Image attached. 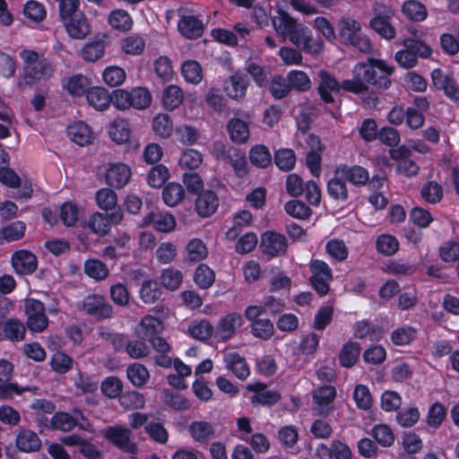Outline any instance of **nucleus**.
Returning a JSON list of instances; mask_svg holds the SVG:
<instances>
[{"mask_svg":"<svg viewBox=\"0 0 459 459\" xmlns=\"http://www.w3.org/2000/svg\"><path fill=\"white\" fill-rule=\"evenodd\" d=\"M182 273L173 267L162 270L160 274V282L162 286L170 290H178L182 283Z\"/></svg>","mask_w":459,"mask_h":459,"instance_id":"nucleus-56","label":"nucleus"},{"mask_svg":"<svg viewBox=\"0 0 459 459\" xmlns=\"http://www.w3.org/2000/svg\"><path fill=\"white\" fill-rule=\"evenodd\" d=\"M100 389L102 394L108 398H118L123 392V382L115 376L106 377L101 385Z\"/></svg>","mask_w":459,"mask_h":459,"instance_id":"nucleus-58","label":"nucleus"},{"mask_svg":"<svg viewBox=\"0 0 459 459\" xmlns=\"http://www.w3.org/2000/svg\"><path fill=\"white\" fill-rule=\"evenodd\" d=\"M352 396L356 406L359 410L368 411L372 407L373 399L367 385L362 384L357 385L354 388Z\"/></svg>","mask_w":459,"mask_h":459,"instance_id":"nucleus-57","label":"nucleus"},{"mask_svg":"<svg viewBox=\"0 0 459 459\" xmlns=\"http://www.w3.org/2000/svg\"><path fill=\"white\" fill-rule=\"evenodd\" d=\"M227 130L232 142L245 143L249 139V126L238 117H232L228 121Z\"/></svg>","mask_w":459,"mask_h":459,"instance_id":"nucleus-29","label":"nucleus"},{"mask_svg":"<svg viewBox=\"0 0 459 459\" xmlns=\"http://www.w3.org/2000/svg\"><path fill=\"white\" fill-rule=\"evenodd\" d=\"M243 325V317L238 312H230L222 316L215 328V337L219 342H227L233 337L237 328Z\"/></svg>","mask_w":459,"mask_h":459,"instance_id":"nucleus-13","label":"nucleus"},{"mask_svg":"<svg viewBox=\"0 0 459 459\" xmlns=\"http://www.w3.org/2000/svg\"><path fill=\"white\" fill-rule=\"evenodd\" d=\"M179 33L187 39H196L202 37L204 25L202 20L195 15H181L178 22Z\"/></svg>","mask_w":459,"mask_h":459,"instance_id":"nucleus-18","label":"nucleus"},{"mask_svg":"<svg viewBox=\"0 0 459 459\" xmlns=\"http://www.w3.org/2000/svg\"><path fill=\"white\" fill-rule=\"evenodd\" d=\"M431 54V49L422 41L408 39L403 40V68L414 67L417 56L426 58Z\"/></svg>","mask_w":459,"mask_h":459,"instance_id":"nucleus-12","label":"nucleus"},{"mask_svg":"<svg viewBox=\"0 0 459 459\" xmlns=\"http://www.w3.org/2000/svg\"><path fill=\"white\" fill-rule=\"evenodd\" d=\"M361 352L360 345L356 342H345L338 354L339 364L342 368H351L359 360Z\"/></svg>","mask_w":459,"mask_h":459,"instance_id":"nucleus-27","label":"nucleus"},{"mask_svg":"<svg viewBox=\"0 0 459 459\" xmlns=\"http://www.w3.org/2000/svg\"><path fill=\"white\" fill-rule=\"evenodd\" d=\"M377 139L385 145L391 147L389 150L390 157L397 161L396 170L402 172V146L400 143L399 132L390 126H384L379 129Z\"/></svg>","mask_w":459,"mask_h":459,"instance_id":"nucleus-14","label":"nucleus"},{"mask_svg":"<svg viewBox=\"0 0 459 459\" xmlns=\"http://www.w3.org/2000/svg\"><path fill=\"white\" fill-rule=\"evenodd\" d=\"M432 86L437 91H442L449 99L459 101V86L455 78L445 74L441 69L436 68L431 74Z\"/></svg>","mask_w":459,"mask_h":459,"instance_id":"nucleus-11","label":"nucleus"},{"mask_svg":"<svg viewBox=\"0 0 459 459\" xmlns=\"http://www.w3.org/2000/svg\"><path fill=\"white\" fill-rule=\"evenodd\" d=\"M84 273L91 279L102 281L109 275V269L104 262L89 258L84 262Z\"/></svg>","mask_w":459,"mask_h":459,"instance_id":"nucleus-38","label":"nucleus"},{"mask_svg":"<svg viewBox=\"0 0 459 459\" xmlns=\"http://www.w3.org/2000/svg\"><path fill=\"white\" fill-rule=\"evenodd\" d=\"M192 438L199 443H206L214 436L213 425L204 420H194L188 427Z\"/></svg>","mask_w":459,"mask_h":459,"instance_id":"nucleus-30","label":"nucleus"},{"mask_svg":"<svg viewBox=\"0 0 459 459\" xmlns=\"http://www.w3.org/2000/svg\"><path fill=\"white\" fill-rule=\"evenodd\" d=\"M194 281L200 289L207 290L213 284L215 273L207 264H199L195 271Z\"/></svg>","mask_w":459,"mask_h":459,"instance_id":"nucleus-49","label":"nucleus"},{"mask_svg":"<svg viewBox=\"0 0 459 459\" xmlns=\"http://www.w3.org/2000/svg\"><path fill=\"white\" fill-rule=\"evenodd\" d=\"M123 220L121 210H116L109 213L96 212L89 217L88 227L92 233L100 236H105L111 229L112 225L119 224Z\"/></svg>","mask_w":459,"mask_h":459,"instance_id":"nucleus-9","label":"nucleus"},{"mask_svg":"<svg viewBox=\"0 0 459 459\" xmlns=\"http://www.w3.org/2000/svg\"><path fill=\"white\" fill-rule=\"evenodd\" d=\"M289 247L286 236L275 230H266L261 235L260 249L269 258L285 255Z\"/></svg>","mask_w":459,"mask_h":459,"instance_id":"nucleus-7","label":"nucleus"},{"mask_svg":"<svg viewBox=\"0 0 459 459\" xmlns=\"http://www.w3.org/2000/svg\"><path fill=\"white\" fill-rule=\"evenodd\" d=\"M152 224L154 229L160 232H169L176 227L175 217L163 212H150L143 216L142 225L148 226Z\"/></svg>","mask_w":459,"mask_h":459,"instance_id":"nucleus-20","label":"nucleus"},{"mask_svg":"<svg viewBox=\"0 0 459 459\" xmlns=\"http://www.w3.org/2000/svg\"><path fill=\"white\" fill-rule=\"evenodd\" d=\"M181 73L184 79L192 84H198L203 80V68L195 60L185 61L182 64Z\"/></svg>","mask_w":459,"mask_h":459,"instance_id":"nucleus-50","label":"nucleus"},{"mask_svg":"<svg viewBox=\"0 0 459 459\" xmlns=\"http://www.w3.org/2000/svg\"><path fill=\"white\" fill-rule=\"evenodd\" d=\"M131 178V169L125 163H116L109 166L106 171V183L114 188H122Z\"/></svg>","mask_w":459,"mask_h":459,"instance_id":"nucleus-19","label":"nucleus"},{"mask_svg":"<svg viewBox=\"0 0 459 459\" xmlns=\"http://www.w3.org/2000/svg\"><path fill=\"white\" fill-rule=\"evenodd\" d=\"M15 445L19 451L23 453L38 452L42 443L39 436L32 430L22 429L16 435Z\"/></svg>","mask_w":459,"mask_h":459,"instance_id":"nucleus-24","label":"nucleus"},{"mask_svg":"<svg viewBox=\"0 0 459 459\" xmlns=\"http://www.w3.org/2000/svg\"><path fill=\"white\" fill-rule=\"evenodd\" d=\"M326 253L334 260L342 262L347 259L349 251L342 239L332 238L325 245Z\"/></svg>","mask_w":459,"mask_h":459,"instance_id":"nucleus-63","label":"nucleus"},{"mask_svg":"<svg viewBox=\"0 0 459 459\" xmlns=\"http://www.w3.org/2000/svg\"><path fill=\"white\" fill-rule=\"evenodd\" d=\"M115 108L126 110L134 108L143 110L152 104V96L145 87H134L130 91L124 89L114 90Z\"/></svg>","mask_w":459,"mask_h":459,"instance_id":"nucleus-4","label":"nucleus"},{"mask_svg":"<svg viewBox=\"0 0 459 459\" xmlns=\"http://www.w3.org/2000/svg\"><path fill=\"white\" fill-rule=\"evenodd\" d=\"M63 24L72 39H82L91 32V25L84 13H78L76 17L70 18Z\"/></svg>","mask_w":459,"mask_h":459,"instance_id":"nucleus-23","label":"nucleus"},{"mask_svg":"<svg viewBox=\"0 0 459 459\" xmlns=\"http://www.w3.org/2000/svg\"><path fill=\"white\" fill-rule=\"evenodd\" d=\"M19 56L24 63L23 81L25 84L32 85L37 81L47 80L51 76L53 68L49 59L44 54L24 48L20 51Z\"/></svg>","mask_w":459,"mask_h":459,"instance_id":"nucleus-3","label":"nucleus"},{"mask_svg":"<svg viewBox=\"0 0 459 459\" xmlns=\"http://www.w3.org/2000/svg\"><path fill=\"white\" fill-rule=\"evenodd\" d=\"M185 197V189L179 183L170 182L162 189V199L170 207L178 205Z\"/></svg>","mask_w":459,"mask_h":459,"instance_id":"nucleus-39","label":"nucleus"},{"mask_svg":"<svg viewBox=\"0 0 459 459\" xmlns=\"http://www.w3.org/2000/svg\"><path fill=\"white\" fill-rule=\"evenodd\" d=\"M249 160L255 167L264 169L272 163V155L265 145L256 144L249 151Z\"/></svg>","mask_w":459,"mask_h":459,"instance_id":"nucleus-41","label":"nucleus"},{"mask_svg":"<svg viewBox=\"0 0 459 459\" xmlns=\"http://www.w3.org/2000/svg\"><path fill=\"white\" fill-rule=\"evenodd\" d=\"M26 325L33 333H41L48 325L45 304L36 299H28L25 301Z\"/></svg>","mask_w":459,"mask_h":459,"instance_id":"nucleus-8","label":"nucleus"},{"mask_svg":"<svg viewBox=\"0 0 459 459\" xmlns=\"http://www.w3.org/2000/svg\"><path fill=\"white\" fill-rule=\"evenodd\" d=\"M273 26L278 34L287 38L300 51L312 56L322 53L325 47L323 39H315L308 27L299 23L287 12L279 9L278 16L273 19Z\"/></svg>","mask_w":459,"mask_h":459,"instance_id":"nucleus-2","label":"nucleus"},{"mask_svg":"<svg viewBox=\"0 0 459 459\" xmlns=\"http://www.w3.org/2000/svg\"><path fill=\"white\" fill-rule=\"evenodd\" d=\"M74 365V359L64 351L55 352L50 359L52 369L58 374H65L70 371Z\"/></svg>","mask_w":459,"mask_h":459,"instance_id":"nucleus-64","label":"nucleus"},{"mask_svg":"<svg viewBox=\"0 0 459 459\" xmlns=\"http://www.w3.org/2000/svg\"><path fill=\"white\" fill-rule=\"evenodd\" d=\"M82 309L97 320L108 319L113 315L112 306L99 294L87 295L82 300Z\"/></svg>","mask_w":459,"mask_h":459,"instance_id":"nucleus-10","label":"nucleus"},{"mask_svg":"<svg viewBox=\"0 0 459 459\" xmlns=\"http://www.w3.org/2000/svg\"><path fill=\"white\" fill-rule=\"evenodd\" d=\"M184 100L183 91L177 85L167 86L162 92V104L167 110L178 108Z\"/></svg>","mask_w":459,"mask_h":459,"instance_id":"nucleus-35","label":"nucleus"},{"mask_svg":"<svg viewBox=\"0 0 459 459\" xmlns=\"http://www.w3.org/2000/svg\"><path fill=\"white\" fill-rule=\"evenodd\" d=\"M11 260L14 271L22 275L32 274L38 266L36 255L28 250L15 251Z\"/></svg>","mask_w":459,"mask_h":459,"instance_id":"nucleus-17","label":"nucleus"},{"mask_svg":"<svg viewBox=\"0 0 459 459\" xmlns=\"http://www.w3.org/2000/svg\"><path fill=\"white\" fill-rule=\"evenodd\" d=\"M49 425L52 429L68 432L77 425V420L68 412L58 411L54 413Z\"/></svg>","mask_w":459,"mask_h":459,"instance_id":"nucleus-44","label":"nucleus"},{"mask_svg":"<svg viewBox=\"0 0 459 459\" xmlns=\"http://www.w3.org/2000/svg\"><path fill=\"white\" fill-rule=\"evenodd\" d=\"M132 128L129 121L126 118L117 117L110 124L108 134L112 141L117 144L126 143L129 141Z\"/></svg>","mask_w":459,"mask_h":459,"instance_id":"nucleus-28","label":"nucleus"},{"mask_svg":"<svg viewBox=\"0 0 459 459\" xmlns=\"http://www.w3.org/2000/svg\"><path fill=\"white\" fill-rule=\"evenodd\" d=\"M119 404L126 410L141 409L144 406V396L137 391L122 392L118 399Z\"/></svg>","mask_w":459,"mask_h":459,"instance_id":"nucleus-53","label":"nucleus"},{"mask_svg":"<svg viewBox=\"0 0 459 459\" xmlns=\"http://www.w3.org/2000/svg\"><path fill=\"white\" fill-rule=\"evenodd\" d=\"M251 333L259 339L267 341L274 333V326L270 319L260 318L251 324Z\"/></svg>","mask_w":459,"mask_h":459,"instance_id":"nucleus-55","label":"nucleus"},{"mask_svg":"<svg viewBox=\"0 0 459 459\" xmlns=\"http://www.w3.org/2000/svg\"><path fill=\"white\" fill-rule=\"evenodd\" d=\"M89 84L90 82L86 76L74 74L67 80L65 87L72 96L81 97L87 94V91L91 89Z\"/></svg>","mask_w":459,"mask_h":459,"instance_id":"nucleus-47","label":"nucleus"},{"mask_svg":"<svg viewBox=\"0 0 459 459\" xmlns=\"http://www.w3.org/2000/svg\"><path fill=\"white\" fill-rule=\"evenodd\" d=\"M376 248L380 254L392 255L399 249V241L390 234H382L377 238Z\"/></svg>","mask_w":459,"mask_h":459,"instance_id":"nucleus-61","label":"nucleus"},{"mask_svg":"<svg viewBox=\"0 0 459 459\" xmlns=\"http://www.w3.org/2000/svg\"><path fill=\"white\" fill-rule=\"evenodd\" d=\"M369 24L372 30L386 39L395 37V30L386 17L377 15L370 20Z\"/></svg>","mask_w":459,"mask_h":459,"instance_id":"nucleus-59","label":"nucleus"},{"mask_svg":"<svg viewBox=\"0 0 459 459\" xmlns=\"http://www.w3.org/2000/svg\"><path fill=\"white\" fill-rule=\"evenodd\" d=\"M132 436V430L121 424L108 426L102 430V437L115 447L126 454L136 455L138 446Z\"/></svg>","mask_w":459,"mask_h":459,"instance_id":"nucleus-5","label":"nucleus"},{"mask_svg":"<svg viewBox=\"0 0 459 459\" xmlns=\"http://www.w3.org/2000/svg\"><path fill=\"white\" fill-rule=\"evenodd\" d=\"M219 203L218 195L214 191L202 190L195 198V209L199 216L207 218L216 212Z\"/></svg>","mask_w":459,"mask_h":459,"instance_id":"nucleus-16","label":"nucleus"},{"mask_svg":"<svg viewBox=\"0 0 459 459\" xmlns=\"http://www.w3.org/2000/svg\"><path fill=\"white\" fill-rule=\"evenodd\" d=\"M129 381L137 387L143 386L149 380L150 374L145 366L140 363H133L126 369Z\"/></svg>","mask_w":459,"mask_h":459,"instance_id":"nucleus-46","label":"nucleus"},{"mask_svg":"<svg viewBox=\"0 0 459 459\" xmlns=\"http://www.w3.org/2000/svg\"><path fill=\"white\" fill-rule=\"evenodd\" d=\"M96 202L98 206L109 213L108 212H114L116 210H121L117 205V196L114 190L110 188H100L96 192L95 195Z\"/></svg>","mask_w":459,"mask_h":459,"instance_id":"nucleus-36","label":"nucleus"},{"mask_svg":"<svg viewBox=\"0 0 459 459\" xmlns=\"http://www.w3.org/2000/svg\"><path fill=\"white\" fill-rule=\"evenodd\" d=\"M252 221L253 215L249 211L242 210L237 212L233 218V226L226 232L227 238H237L240 235L242 228L250 225Z\"/></svg>","mask_w":459,"mask_h":459,"instance_id":"nucleus-37","label":"nucleus"},{"mask_svg":"<svg viewBox=\"0 0 459 459\" xmlns=\"http://www.w3.org/2000/svg\"><path fill=\"white\" fill-rule=\"evenodd\" d=\"M26 224L22 221H15L0 229V244L13 242L24 237Z\"/></svg>","mask_w":459,"mask_h":459,"instance_id":"nucleus-34","label":"nucleus"},{"mask_svg":"<svg viewBox=\"0 0 459 459\" xmlns=\"http://www.w3.org/2000/svg\"><path fill=\"white\" fill-rule=\"evenodd\" d=\"M361 32L360 23L351 17H342L340 20L339 36L343 44L352 42Z\"/></svg>","mask_w":459,"mask_h":459,"instance_id":"nucleus-33","label":"nucleus"},{"mask_svg":"<svg viewBox=\"0 0 459 459\" xmlns=\"http://www.w3.org/2000/svg\"><path fill=\"white\" fill-rule=\"evenodd\" d=\"M319 84L317 91L320 99L325 104L334 103L332 93L338 94L342 90V82L340 83L328 71L320 70L318 73Z\"/></svg>","mask_w":459,"mask_h":459,"instance_id":"nucleus-15","label":"nucleus"},{"mask_svg":"<svg viewBox=\"0 0 459 459\" xmlns=\"http://www.w3.org/2000/svg\"><path fill=\"white\" fill-rule=\"evenodd\" d=\"M249 80L247 74L235 73L230 76V83L225 86L229 98L233 100L243 99L247 94Z\"/></svg>","mask_w":459,"mask_h":459,"instance_id":"nucleus-25","label":"nucleus"},{"mask_svg":"<svg viewBox=\"0 0 459 459\" xmlns=\"http://www.w3.org/2000/svg\"><path fill=\"white\" fill-rule=\"evenodd\" d=\"M152 130L162 138H168L173 131V123L167 114H158L152 120Z\"/></svg>","mask_w":459,"mask_h":459,"instance_id":"nucleus-62","label":"nucleus"},{"mask_svg":"<svg viewBox=\"0 0 459 459\" xmlns=\"http://www.w3.org/2000/svg\"><path fill=\"white\" fill-rule=\"evenodd\" d=\"M108 20L112 28L121 31H128L133 26L131 15L124 9L113 10Z\"/></svg>","mask_w":459,"mask_h":459,"instance_id":"nucleus-42","label":"nucleus"},{"mask_svg":"<svg viewBox=\"0 0 459 459\" xmlns=\"http://www.w3.org/2000/svg\"><path fill=\"white\" fill-rule=\"evenodd\" d=\"M274 163L281 170H291L296 164L295 152L289 148L278 150L274 154Z\"/></svg>","mask_w":459,"mask_h":459,"instance_id":"nucleus-54","label":"nucleus"},{"mask_svg":"<svg viewBox=\"0 0 459 459\" xmlns=\"http://www.w3.org/2000/svg\"><path fill=\"white\" fill-rule=\"evenodd\" d=\"M140 327L142 339L149 342L161 333L163 331V323L158 317L149 315L142 318Z\"/></svg>","mask_w":459,"mask_h":459,"instance_id":"nucleus-31","label":"nucleus"},{"mask_svg":"<svg viewBox=\"0 0 459 459\" xmlns=\"http://www.w3.org/2000/svg\"><path fill=\"white\" fill-rule=\"evenodd\" d=\"M22 14L31 22H42L47 16L45 5L37 0H29L24 4Z\"/></svg>","mask_w":459,"mask_h":459,"instance_id":"nucleus-48","label":"nucleus"},{"mask_svg":"<svg viewBox=\"0 0 459 459\" xmlns=\"http://www.w3.org/2000/svg\"><path fill=\"white\" fill-rule=\"evenodd\" d=\"M206 104L217 113H222L227 108V100L218 88H210L205 94Z\"/></svg>","mask_w":459,"mask_h":459,"instance_id":"nucleus-60","label":"nucleus"},{"mask_svg":"<svg viewBox=\"0 0 459 459\" xmlns=\"http://www.w3.org/2000/svg\"><path fill=\"white\" fill-rule=\"evenodd\" d=\"M186 258L190 262H199L206 258L208 251L205 244L200 238L191 239L186 247Z\"/></svg>","mask_w":459,"mask_h":459,"instance_id":"nucleus-52","label":"nucleus"},{"mask_svg":"<svg viewBox=\"0 0 459 459\" xmlns=\"http://www.w3.org/2000/svg\"><path fill=\"white\" fill-rule=\"evenodd\" d=\"M394 71V67L387 65L384 60L368 57L367 61L359 62L353 66V78L342 81V90L360 94L368 90V85L377 89H388Z\"/></svg>","mask_w":459,"mask_h":459,"instance_id":"nucleus-1","label":"nucleus"},{"mask_svg":"<svg viewBox=\"0 0 459 459\" xmlns=\"http://www.w3.org/2000/svg\"><path fill=\"white\" fill-rule=\"evenodd\" d=\"M145 39L136 34L129 35L124 38L120 42V47L123 52L126 55L139 56L143 53L145 49Z\"/></svg>","mask_w":459,"mask_h":459,"instance_id":"nucleus-43","label":"nucleus"},{"mask_svg":"<svg viewBox=\"0 0 459 459\" xmlns=\"http://www.w3.org/2000/svg\"><path fill=\"white\" fill-rule=\"evenodd\" d=\"M67 133L71 140L80 146H84L91 143V127L82 121H77L68 126Z\"/></svg>","mask_w":459,"mask_h":459,"instance_id":"nucleus-32","label":"nucleus"},{"mask_svg":"<svg viewBox=\"0 0 459 459\" xmlns=\"http://www.w3.org/2000/svg\"><path fill=\"white\" fill-rule=\"evenodd\" d=\"M162 294L161 287L158 281L146 280L143 282L140 290V297L146 304H152L160 299Z\"/></svg>","mask_w":459,"mask_h":459,"instance_id":"nucleus-45","label":"nucleus"},{"mask_svg":"<svg viewBox=\"0 0 459 459\" xmlns=\"http://www.w3.org/2000/svg\"><path fill=\"white\" fill-rule=\"evenodd\" d=\"M309 269L311 276L309 282L316 292L323 297L330 290V282L333 280L332 269L324 260L313 259L310 262Z\"/></svg>","mask_w":459,"mask_h":459,"instance_id":"nucleus-6","label":"nucleus"},{"mask_svg":"<svg viewBox=\"0 0 459 459\" xmlns=\"http://www.w3.org/2000/svg\"><path fill=\"white\" fill-rule=\"evenodd\" d=\"M337 174L341 173L342 177L348 182L356 186H361L368 184L369 181L368 171L358 165L348 166L346 164L339 165L335 171Z\"/></svg>","mask_w":459,"mask_h":459,"instance_id":"nucleus-21","label":"nucleus"},{"mask_svg":"<svg viewBox=\"0 0 459 459\" xmlns=\"http://www.w3.org/2000/svg\"><path fill=\"white\" fill-rule=\"evenodd\" d=\"M286 81L289 88L297 91H307L311 88V81L308 75L300 70H291L288 73Z\"/></svg>","mask_w":459,"mask_h":459,"instance_id":"nucleus-40","label":"nucleus"},{"mask_svg":"<svg viewBox=\"0 0 459 459\" xmlns=\"http://www.w3.org/2000/svg\"><path fill=\"white\" fill-rule=\"evenodd\" d=\"M25 333L26 327L19 319H6L4 339L10 340L13 342H18L25 338Z\"/></svg>","mask_w":459,"mask_h":459,"instance_id":"nucleus-51","label":"nucleus"},{"mask_svg":"<svg viewBox=\"0 0 459 459\" xmlns=\"http://www.w3.org/2000/svg\"><path fill=\"white\" fill-rule=\"evenodd\" d=\"M86 99L90 106L96 110L104 111L110 104L115 107L114 91L111 94L103 87L91 88L86 94Z\"/></svg>","mask_w":459,"mask_h":459,"instance_id":"nucleus-22","label":"nucleus"},{"mask_svg":"<svg viewBox=\"0 0 459 459\" xmlns=\"http://www.w3.org/2000/svg\"><path fill=\"white\" fill-rule=\"evenodd\" d=\"M224 361L227 368L238 379L245 380L250 375V369L245 357L241 356L237 351L226 354Z\"/></svg>","mask_w":459,"mask_h":459,"instance_id":"nucleus-26","label":"nucleus"}]
</instances>
